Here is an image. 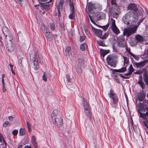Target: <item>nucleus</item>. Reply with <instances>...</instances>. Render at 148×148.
Segmentation results:
<instances>
[{
	"label": "nucleus",
	"instance_id": "1",
	"mask_svg": "<svg viewBox=\"0 0 148 148\" xmlns=\"http://www.w3.org/2000/svg\"><path fill=\"white\" fill-rule=\"evenodd\" d=\"M127 9L131 11L127 12L123 16L122 19L123 23L127 25L131 23H136L139 15L141 13V11L138 8L136 4L134 3L128 5Z\"/></svg>",
	"mask_w": 148,
	"mask_h": 148
},
{
	"label": "nucleus",
	"instance_id": "2",
	"mask_svg": "<svg viewBox=\"0 0 148 148\" xmlns=\"http://www.w3.org/2000/svg\"><path fill=\"white\" fill-rule=\"evenodd\" d=\"M29 54L31 61L33 64V67L35 70H37L39 68L38 63L42 62V61L37 52L35 53L34 50H32Z\"/></svg>",
	"mask_w": 148,
	"mask_h": 148
},
{
	"label": "nucleus",
	"instance_id": "3",
	"mask_svg": "<svg viewBox=\"0 0 148 148\" xmlns=\"http://www.w3.org/2000/svg\"><path fill=\"white\" fill-rule=\"evenodd\" d=\"M144 18H142L138 21V25H133L124 29L123 32V34L124 35H126L128 37L132 34L134 33L136 31L137 29L140 24L143 21Z\"/></svg>",
	"mask_w": 148,
	"mask_h": 148
},
{
	"label": "nucleus",
	"instance_id": "4",
	"mask_svg": "<svg viewBox=\"0 0 148 148\" xmlns=\"http://www.w3.org/2000/svg\"><path fill=\"white\" fill-rule=\"evenodd\" d=\"M12 37H9L5 40V44L7 50L9 52H12L14 50V45L12 43Z\"/></svg>",
	"mask_w": 148,
	"mask_h": 148
},
{
	"label": "nucleus",
	"instance_id": "5",
	"mask_svg": "<svg viewBox=\"0 0 148 148\" xmlns=\"http://www.w3.org/2000/svg\"><path fill=\"white\" fill-rule=\"evenodd\" d=\"M106 61L108 65L112 67H115L116 66L118 59L116 56L109 55L107 56Z\"/></svg>",
	"mask_w": 148,
	"mask_h": 148
},
{
	"label": "nucleus",
	"instance_id": "6",
	"mask_svg": "<svg viewBox=\"0 0 148 148\" xmlns=\"http://www.w3.org/2000/svg\"><path fill=\"white\" fill-rule=\"evenodd\" d=\"M2 31L3 32V35L0 36V40L2 46V43L3 44V39L5 40L7 38L12 36L10 34V30L7 27L3 26L2 28Z\"/></svg>",
	"mask_w": 148,
	"mask_h": 148
},
{
	"label": "nucleus",
	"instance_id": "7",
	"mask_svg": "<svg viewBox=\"0 0 148 148\" xmlns=\"http://www.w3.org/2000/svg\"><path fill=\"white\" fill-rule=\"evenodd\" d=\"M81 104L84 107L86 114L88 116L90 117V107L89 103L87 101L86 99H83Z\"/></svg>",
	"mask_w": 148,
	"mask_h": 148
},
{
	"label": "nucleus",
	"instance_id": "8",
	"mask_svg": "<svg viewBox=\"0 0 148 148\" xmlns=\"http://www.w3.org/2000/svg\"><path fill=\"white\" fill-rule=\"evenodd\" d=\"M110 22L111 24V28L113 32L116 34H118L120 33V31L117 27L115 24V21L112 18L111 19Z\"/></svg>",
	"mask_w": 148,
	"mask_h": 148
},
{
	"label": "nucleus",
	"instance_id": "9",
	"mask_svg": "<svg viewBox=\"0 0 148 148\" xmlns=\"http://www.w3.org/2000/svg\"><path fill=\"white\" fill-rule=\"evenodd\" d=\"M54 123L57 124L59 127H61L63 125V119L60 117L55 118V119H52Z\"/></svg>",
	"mask_w": 148,
	"mask_h": 148
},
{
	"label": "nucleus",
	"instance_id": "10",
	"mask_svg": "<svg viewBox=\"0 0 148 148\" xmlns=\"http://www.w3.org/2000/svg\"><path fill=\"white\" fill-rule=\"evenodd\" d=\"M74 3H73V2H71L70 4H69L71 11V14L69 15V17L71 19H73L75 17L74 9L73 6Z\"/></svg>",
	"mask_w": 148,
	"mask_h": 148
},
{
	"label": "nucleus",
	"instance_id": "11",
	"mask_svg": "<svg viewBox=\"0 0 148 148\" xmlns=\"http://www.w3.org/2000/svg\"><path fill=\"white\" fill-rule=\"evenodd\" d=\"M148 62V60L147 59L139 63L135 62L134 64L137 67L141 68L144 66Z\"/></svg>",
	"mask_w": 148,
	"mask_h": 148
},
{
	"label": "nucleus",
	"instance_id": "12",
	"mask_svg": "<svg viewBox=\"0 0 148 148\" xmlns=\"http://www.w3.org/2000/svg\"><path fill=\"white\" fill-rule=\"evenodd\" d=\"M110 97L112 98L114 103H116L117 101V98L116 95L113 92L112 90L110 91Z\"/></svg>",
	"mask_w": 148,
	"mask_h": 148
},
{
	"label": "nucleus",
	"instance_id": "13",
	"mask_svg": "<svg viewBox=\"0 0 148 148\" xmlns=\"http://www.w3.org/2000/svg\"><path fill=\"white\" fill-rule=\"evenodd\" d=\"M98 6L97 4L89 3L88 6V10L89 11H90L93 9H97Z\"/></svg>",
	"mask_w": 148,
	"mask_h": 148
},
{
	"label": "nucleus",
	"instance_id": "14",
	"mask_svg": "<svg viewBox=\"0 0 148 148\" xmlns=\"http://www.w3.org/2000/svg\"><path fill=\"white\" fill-rule=\"evenodd\" d=\"M93 31L95 34L98 37L101 38L102 35V31L101 29L93 28Z\"/></svg>",
	"mask_w": 148,
	"mask_h": 148
},
{
	"label": "nucleus",
	"instance_id": "15",
	"mask_svg": "<svg viewBox=\"0 0 148 148\" xmlns=\"http://www.w3.org/2000/svg\"><path fill=\"white\" fill-rule=\"evenodd\" d=\"M138 84L140 85L142 89H144L145 88V84L143 82L142 77L141 75H140L139 77V80L138 82Z\"/></svg>",
	"mask_w": 148,
	"mask_h": 148
},
{
	"label": "nucleus",
	"instance_id": "16",
	"mask_svg": "<svg viewBox=\"0 0 148 148\" xmlns=\"http://www.w3.org/2000/svg\"><path fill=\"white\" fill-rule=\"evenodd\" d=\"M60 113V112L57 110L56 109L53 110L51 114L52 119H55V118L58 117V115Z\"/></svg>",
	"mask_w": 148,
	"mask_h": 148
},
{
	"label": "nucleus",
	"instance_id": "17",
	"mask_svg": "<svg viewBox=\"0 0 148 148\" xmlns=\"http://www.w3.org/2000/svg\"><path fill=\"white\" fill-rule=\"evenodd\" d=\"M45 35L46 36V38L48 40L51 41L53 39V36L50 32H45Z\"/></svg>",
	"mask_w": 148,
	"mask_h": 148
},
{
	"label": "nucleus",
	"instance_id": "18",
	"mask_svg": "<svg viewBox=\"0 0 148 148\" xmlns=\"http://www.w3.org/2000/svg\"><path fill=\"white\" fill-rule=\"evenodd\" d=\"M143 79L144 81L145 84L148 85V74H147V71L145 70L143 74Z\"/></svg>",
	"mask_w": 148,
	"mask_h": 148
},
{
	"label": "nucleus",
	"instance_id": "19",
	"mask_svg": "<svg viewBox=\"0 0 148 148\" xmlns=\"http://www.w3.org/2000/svg\"><path fill=\"white\" fill-rule=\"evenodd\" d=\"M135 39L138 42H142L144 41L143 36L138 34L135 36Z\"/></svg>",
	"mask_w": 148,
	"mask_h": 148
},
{
	"label": "nucleus",
	"instance_id": "20",
	"mask_svg": "<svg viewBox=\"0 0 148 148\" xmlns=\"http://www.w3.org/2000/svg\"><path fill=\"white\" fill-rule=\"evenodd\" d=\"M146 96V94L143 93H140L138 95V99L140 101H143L144 100Z\"/></svg>",
	"mask_w": 148,
	"mask_h": 148
},
{
	"label": "nucleus",
	"instance_id": "21",
	"mask_svg": "<svg viewBox=\"0 0 148 148\" xmlns=\"http://www.w3.org/2000/svg\"><path fill=\"white\" fill-rule=\"evenodd\" d=\"M139 113L140 114V117L145 119H148V112H146L145 114H143L140 112L139 110Z\"/></svg>",
	"mask_w": 148,
	"mask_h": 148
},
{
	"label": "nucleus",
	"instance_id": "22",
	"mask_svg": "<svg viewBox=\"0 0 148 148\" xmlns=\"http://www.w3.org/2000/svg\"><path fill=\"white\" fill-rule=\"evenodd\" d=\"M125 41V39L124 38V36L123 35L119 36L118 38L117 39V43L118 44L120 43L121 42Z\"/></svg>",
	"mask_w": 148,
	"mask_h": 148
},
{
	"label": "nucleus",
	"instance_id": "23",
	"mask_svg": "<svg viewBox=\"0 0 148 148\" xmlns=\"http://www.w3.org/2000/svg\"><path fill=\"white\" fill-rule=\"evenodd\" d=\"M126 70V67H122L121 69H114V71L115 72L123 73Z\"/></svg>",
	"mask_w": 148,
	"mask_h": 148
},
{
	"label": "nucleus",
	"instance_id": "24",
	"mask_svg": "<svg viewBox=\"0 0 148 148\" xmlns=\"http://www.w3.org/2000/svg\"><path fill=\"white\" fill-rule=\"evenodd\" d=\"M41 7L43 9L47 11L49 10V4H42L41 5Z\"/></svg>",
	"mask_w": 148,
	"mask_h": 148
},
{
	"label": "nucleus",
	"instance_id": "25",
	"mask_svg": "<svg viewBox=\"0 0 148 148\" xmlns=\"http://www.w3.org/2000/svg\"><path fill=\"white\" fill-rule=\"evenodd\" d=\"M64 2V0H61L59 3V5L57 7V8L62 9V5H63Z\"/></svg>",
	"mask_w": 148,
	"mask_h": 148
},
{
	"label": "nucleus",
	"instance_id": "26",
	"mask_svg": "<svg viewBox=\"0 0 148 148\" xmlns=\"http://www.w3.org/2000/svg\"><path fill=\"white\" fill-rule=\"evenodd\" d=\"M82 66H79V65H77L76 68V70L77 72L78 73H81L82 72V70L81 68Z\"/></svg>",
	"mask_w": 148,
	"mask_h": 148
},
{
	"label": "nucleus",
	"instance_id": "27",
	"mask_svg": "<svg viewBox=\"0 0 148 148\" xmlns=\"http://www.w3.org/2000/svg\"><path fill=\"white\" fill-rule=\"evenodd\" d=\"M19 134L20 136H21L25 135V129L21 128L19 130Z\"/></svg>",
	"mask_w": 148,
	"mask_h": 148
},
{
	"label": "nucleus",
	"instance_id": "28",
	"mask_svg": "<svg viewBox=\"0 0 148 148\" xmlns=\"http://www.w3.org/2000/svg\"><path fill=\"white\" fill-rule=\"evenodd\" d=\"M118 46L120 47H125L126 46V43L125 41H124L122 42H121L120 43H119L117 44Z\"/></svg>",
	"mask_w": 148,
	"mask_h": 148
},
{
	"label": "nucleus",
	"instance_id": "29",
	"mask_svg": "<svg viewBox=\"0 0 148 148\" xmlns=\"http://www.w3.org/2000/svg\"><path fill=\"white\" fill-rule=\"evenodd\" d=\"M71 49V48L70 47H68L66 48L65 51V55L66 56L69 55L70 51Z\"/></svg>",
	"mask_w": 148,
	"mask_h": 148
},
{
	"label": "nucleus",
	"instance_id": "30",
	"mask_svg": "<svg viewBox=\"0 0 148 148\" xmlns=\"http://www.w3.org/2000/svg\"><path fill=\"white\" fill-rule=\"evenodd\" d=\"M134 71V69L132 67V64H130L128 69V72L131 74Z\"/></svg>",
	"mask_w": 148,
	"mask_h": 148
},
{
	"label": "nucleus",
	"instance_id": "31",
	"mask_svg": "<svg viewBox=\"0 0 148 148\" xmlns=\"http://www.w3.org/2000/svg\"><path fill=\"white\" fill-rule=\"evenodd\" d=\"M87 47L86 43H84L80 45V48L81 50L83 51L85 50V48Z\"/></svg>",
	"mask_w": 148,
	"mask_h": 148
},
{
	"label": "nucleus",
	"instance_id": "32",
	"mask_svg": "<svg viewBox=\"0 0 148 148\" xmlns=\"http://www.w3.org/2000/svg\"><path fill=\"white\" fill-rule=\"evenodd\" d=\"M84 63L83 60L81 59H79V66H83Z\"/></svg>",
	"mask_w": 148,
	"mask_h": 148
},
{
	"label": "nucleus",
	"instance_id": "33",
	"mask_svg": "<svg viewBox=\"0 0 148 148\" xmlns=\"http://www.w3.org/2000/svg\"><path fill=\"white\" fill-rule=\"evenodd\" d=\"M123 58L124 59V63H125L126 64H127L129 62V59L127 57H124V56H123Z\"/></svg>",
	"mask_w": 148,
	"mask_h": 148
},
{
	"label": "nucleus",
	"instance_id": "34",
	"mask_svg": "<svg viewBox=\"0 0 148 148\" xmlns=\"http://www.w3.org/2000/svg\"><path fill=\"white\" fill-rule=\"evenodd\" d=\"M0 141L1 143H2L3 145V143H5V145H6V144L5 143V141L4 140V139L2 136V135L0 133Z\"/></svg>",
	"mask_w": 148,
	"mask_h": 148
},
{
	"label": "nucleus",
	"instance_id": "35",
	"mask_svg": "<svg viewBox=\"0 0 148 148\" xmlns=\"http://www.w3.org/2000/svg\"><path fill=\"white\" fill-rule=\"evenodd\" d=\"M101 53L102 55L103 56H104L105 55H106L107 53L106 52V51L103 50V49H101L100 50Z\"/></svg>",
	"mask_w": 148,
	"mask_h": 148
},
{
	"label": "nucleus",
	"instance_id": "36",
	"mask_svg": "<svg viewBox=\"0 0 148 148\" xmlns=\"http://www.w3.org/2000/svg\"><path fill=\"white\" fill-rule=\"evenodd\" d=\"M108 34L106 33L103 35V36H101L100 38L101 39H106L108 36Z\"/></svg>",
	"mask_w": 148,
	"mask_h": 148
},
{
	"label": "nucleus",
	"instance_id": "37",
	"mask_svg": "<svg viewBox=\"0 0 148 148\" xmlns=\"http://www.w3.org/2000/svg\"><path fill=\"white\" fill-rule=\"evenodd\" d=\"M67 81L69 82H72V79L71 78L70 76L68 75H66V76Z\"/></svg>",
	"mask_w": 148,
	"mask_h": 148
},
{
	"label": "nucleus",
	"instance_id": "38",
	"mask_svg": "<svg viewBox=\"0 0 148 148\" xmlns=\"http://www.w3.org/2000/svg\"><path fill=\"white\" fill-rule=\"evenodd\" d=\"M10 125V123L8 121H6L3 124V126L5 127H7L8 125Z\"/></svg>",
	"mask_w": 148,
	"mask_h": 148
},
{
	"label": "nucleus",
	"instance_id": "39",
	"mask_svg": "<svg viewBox=\"0 0 148 148\" xmlns=\"http://www.w3.org/2000/svg\"><path fill=\"white\" fill-rule=\"evenodd\" d=\"M136 60H138L139 59V57L138 56L135 55L133 54H131V55Z\"/></svg>",
	"mask_w": 148,
	"mask_h": 148
},
{
	"label": "nucleus",
	"instance_id": "40",
	"mask_svg": "<svg viewBox=\"0 0 148 148\" xmlns=\"http://www.w3.org/2000/svg\"><path fill=\"white\" fill-rule=\"evenodd\" d=\"M27 126L28 128V130L29 132H30L32 130L31 128V126L30 124L27 121Z\"/></svg>",
	"mask_w": 148,
	"mask_h": 148
},
{
	"label": "nucleus",
	"instance_id": "41",
	"mask_svg": "<svg viewBox=\"0 0 148 148\" xmlns=\"http://www.w3.org/2000/svg\"><path fill=\"white\" fill-rule=\"evenodd\" d=\"M50 27L51 30H54L55 29V26L54 24L53 23L51 24L50 25Z\"/></svg>",
	"mask_w": 148,
	"mask_h": 148
},
{
	"label": "nucleus",
	"instance_id": "42",
	"mask_svg": "<svg viewBox=\"0 0 148 148\" xmlns=\"http://www.w3.org/2000/svg\"><path fill=\"white\" fill-rule=\"evenodd\" d=\"M98 44L100 46H103V42L101 40L97 41Z\"/></svg>",
	"mask_w": 148,
	"mask_h": 148
},
{
	"label": "nucleus",
	"instance_id": "43",
	"mask_svg": "<svg viewBox=\"0 0 148 148\" xmlns=\"http://www.w3.org/2000/svg\"><path fill=\"white\" fill-rule=\"evenodd\" d=\"M42 26L43 27L44 31L45 32H49L48 31V30H47L48 28H47V27L45 25H44V24L42 25Z\"/></svg>",
	"mask_w": 148,
	"mask_h": 148
},
{
	"label": "nucleus",
	"instance_id": "44",
	"mask_svg": "<svg viewBox=\"0 0 148 148\" xmlns=\"http://www.w3.org/2000/svg\"><path fill=\"white\" fill-rule=\"evenodd\" d=\"M46 75L45 74V72H44L43 75L42 76L43 79L44 81L45 82H46L47 81V78L46 77Z\"/></svg>",
	"mask_w": 148,
	"mask_h": 148
},
{
	"label": "nucleus",
	"instance_id": "45",
	"mask_svg": "<svg viewBox=\"0 0 148 148\" xmlns=\"http://www.w3.org/2000/svg\"><path fill=\"white\" fill-rule=\"evenodd\" d=\"M18 133V131L17 130H14L12 132V134L14 135H16Z\"/></svg>",
	"mask_w": 148,
	"mask_h": 148
},
{
	"label": "nucleus",
	"instance_id": "46",
	"mask_svg": "<svg viewBox=\"0 0 148 148\" xmlns=\"http://www.w3.org/2000/svg\"><path fill=\"white\" fill-rule=\"evenodd\" d=\"M32 142H33L36 141V137L34 136H32Z\"/></svg>",
	"mask_w": 148,
	"mask_h": 148
},
{
	"label": "nucleus",
	"instance_id": "47",
	"mask_svg": "<svg viewBox=\"0 0 148 148\" xmlns=\"http://www.w3.org/2000/svg\"><path fill=\"white\" fill-rule=\"evenodd\" d=\"M126 50L129 53V54L131 55L132 53L130 51V48H128L127 47H125Z\"/></svg>",
	"mask_w": 148,
	"mask_h": 148
},
{
	"label": "nucleus",
	"instance_id": "48",
	"mask_svg": "<svg viewBox=\"0 0 148 148\" xmlns=\"http://www.w3.org/2000/svg\"><path fill=\"white\" fill-rule=\"evenodd\" d=\"M116 0H111V3L112 5H116Z\"/></svg>",
	"mask_w": 148,
	"mask_h": 148
},
{
	"label": "nucleus",
	"instance_id": "49",
	"mask_svg": "<svg viewBox=\"0 0 148 148\" xmlns=\"http://www.w3.org/2000/svg\"><path fill=\"white\" fill-rule=\"evenodd\" d=\"M34 147L36 148L37 147V143L36 141L32 143Z\"/></svg>",
	"mask_w": 148,
	"mask_h": 148
},
{
	"label": "nucleus",
	"instance_id": "50",
	"mask_svg": "<svg viewBox=\"0 0 148 148\" xmlns=\"http://www.w3.org/2000/svg\"><path fill=\"white\" fill-rule=\"evenodd\" d=\"M119 75H120V76L121 77H122L123 79H129V77H125L123 75L121 74H119Z\"/></svg>",
	"mask_w": 148,
	"mask_h": 148
},
{
	"label": "nucleus",
	"instance_id": "51",
	"mask_svg": "<svg viewBox=\"0 0 148 148\" xmlns=\"http://www.w3.org/2000/svg\"><path fill=\"white\" fill-rule=\"evenodd\" d=\"M119 75H120V76L121 77H122L123 79H129V77H125L123 75L121 74H119Z\"/></svg>",
	"mask_w": 148,
	"mask_h": 148
},
{
	"label": "nucleus",
	"instance_id": "52",
	"mask_svg": "<svg viewBox=\"0 0 148 148\" xmlns=\"http://www.w3.org/2000/svg\"><path fill=\"white\" fill-rule=\"evenodd\" d=\"M143 123L144 125L148 128V123L147 121H144L143 122Z\"/></svg>",
	"mask_w": 148,
	"mask_h": 148
},
{
	"label": "nucleus",
	"instance_id": "53",
	"mask_svg": "<svg viewBox=\"0 0 148 148\" xmlns=\"http://www.w3.org/2000/svg\"><path fill=\"white\" fill-rule=\"evenodd\" d=\"M85 39V37L83 36H80V41H83Z\"/></svg>",
	"mask_w": 148,
	"mask_h": 148
},
{
	"label": "nucleus",
	"instance_id": "54",
	"mask_svg": "<svg viewBox=\"0 0 148 148\" xmlns=\"http://www.w3.org/2000/svg\"><path fill=\"white\" fill-rule=\"evenodd\" d=\"M3 87H2V90L3 92H4L5 91H6V89H5V84H2Z\"/></svg>",
	"mask_w": 148,
	"mask_h": 148
},
{
	"label": "nucleus",
	"instance_id": "55",
	"mask_svg": "<svg viewBox=\"0 0 148 148\" xmlns=\"http://www.w3.org/2000/svg\"><path fill=\"white\" fill-rule=\"evenodd\" d=\"M109 26V24H107L106 26H103V28L105 30H106L108 27Z\"/></svg>",
	"mask_w": 148,
	"mask_h": 148
},
{
	"label": "nucleus",
	"instance_id": "56",
	"mask_svg": "<svg viewBox=\"0 0 148 148\" xmlns=\"http://www.w3.org/2000/svg\"><path fill=\"white\" fill-rule=\"evenodd\" d=\"M67 1L69 3V4H70L71 2H73V3H74L75 0H67Z\"/></svg>",
	"mask_w": 148,
	"mask_h": 148
},
{
	"label": "nucleus",
	"instance_id": "57",
	"mask_svg": "<svg viewBox=\"0 0 148 148\" xmlns=\"http://www.w3.org/2000/svg\"><path fill=\"white\" fill-rule=\"evenodd\" d=\"M18 2L20 4V5H21L22 2L24 1V0H17Z\"/></svg>",
	"mask_w": 148,
	"mask_h": 148
},
{
	"label": "nucleus",
	"instance_id": "58",
	"mask_svg": "<svg viewBox=\"0 0 148 148\" xmlns=\"http://www.w3.org/2000/svg\"><path fill=\"white\" fill-rule=\"evenodd\" d=\"M10 121H13V118L12 116H9L8 117Z\"/></svg>",
	"mask_w": 148,
	"mask_h": 148
},
{
	"label": "nucleus",
	"instance_id": "59",
	"mask_svg": "<svg viewBox=\"0 0 148 148\" xmlns=\"http://www.w3.org/2000/svg\"><path fill=\"white\" fill-rule=\"evenodd\" d=\"M58 10V17H59L60 15V9H58V8H57Z\"/></svg>",
	"mask_w": 148,
	"mask_h": 148
},
{
	"label": "nucleus",
	"instance_id": "60",
	"mask_svg": "<svg viewBox=\"0 0 148 148\" xmlns=\"http://www.w3.org/2000/svg\"><path fill=\"white\" fill-rule=\"evenodd\" d=\"M89 17H90V20H91V21L92 23H94V24L96 25V23H94V22H93V20H92V18H91V16H90V15H89Z\"/></svg>",
	"mask_w": 148,
	"mask_h": 148
},
{
	"label": "nucleus",
	"instance_id": "61",
	"mask_svg": "<svg viewBox=\"0 0 148 148\" xmlns=\"http://www.w3.org/2000/svg\"><path fill=\"white\" fill-rule=\"evenodd\" d=\"M116 77V78L115 79V80H116V82L117 83H119L120 82V81L117 78V77Z\"/></svg>",
	"mask_w": 148,
	"mask_h": 148
},
{
	"label": "nucleus",
	"instance_id": "62",
	"mask_svg": "<svg viewBox=\"0 0 148 148\" xmlns=\"http://www.w3.org/2000/svg\"><path fill=\"white\" fill-rule=\"evenodd\" d=\"M118 14V13H115L114 14L112 15L113 17H115V16H117Z\"/></svg>",
	"mask_w": 148,
	"mask_h": 148
},
{
	"label": "nucleus",
	"instance_id": "63",
	"mask_svg": "<svg viewBox=\"0 0 148 148\" xmlns=\"http://www.w3.org/2000/svg\"><path fill=\"white\" fill-rule=\"evenodd\" d=\"M9 65H10V67L11 70L13 69V65L12 64H9Z\"/></svg>",
	"mask_w": 148,
	"mask_h": 148
},
{
	"label": "nucleus",
	"instance_id": "64",
	"mask_svg": "<svg viewBox=\"0 0 148 148\" xmlns=\"http://www.w3.org/2000/svg\"><path fill=\"white\" fill-rule=\"evenodd\" d=\"M131 75V74L130 73H129L128 72V73H127L125 74V75L126 76L130 75Z\"/></svg>",
	"mask_w": 148,
	"mask_h": 148
}]
</instances>
